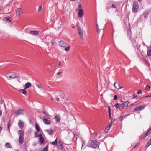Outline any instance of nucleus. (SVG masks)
Instances as JSON below:
<instances>
[{"label":"nucleus","instance_id":"1","mask_svg":"<svg viewBox=\"0 0 151 151\" xmlns=\"http://www.w3.org/2000/svg\"><path fill=\"white\" fill-rule=\"evenodd\" d=\"M6 77L8 80H11L19 77V75L14 72H10L7 73L5 75Z\"/></svg>","mask_w":151,"mask_h":151},{"label":"nucleus","instance_id":"2","mask_svg":"<svg viewBox=\"0 0 151 151\" xmlns=\"http://www.w3.org/2000/svg\"><path fill=\"white\" fill-rule=\"evenodd\" d=\"M18 133L19 137V141L20 144H22L24 142V131L22 130L18 131Z\"/></svg>","mask_w":151,"mask_h":151},{"label":"nucleus","instance_id":"3","mask_svg":"<svg viewBox=\"0 0 151 151\" xmlns=\"http://www.w3.org/2000/svg\"><path fill=\"white\" fill-rule=\"evenodd\" d=\"M139 6L138 2L136 1H134L133 4L132 12L134 13L136 12Z\"/></svg>","mask_w":151,"mask_h":151},{"label":"nucleus","instance_id":"4","mask_svg":"<svg viewBox=\"0 0 151 151\" xmlns=\"http://www.w3.org/2000/svg\"><path fill=\"white\" fill-rule=\"evenodd\" d=\"M99 145V143L96 140H93L91 142L90 145L91 147L92 148H96Z\"/></svg>","mask_w":151,"mask_h":151},{"label":"nucleus","instance_id":"5","mask_svg":"<svg viewBox=\"0 0 151 151\" xmlns=\"http://www.w3.org/2000/svg\"><path fill=\"white\" fill-rule=\"evenodd\" d=\"M78 32L80 38L82 39L83 37V30L80 27H78Z\"/></svg>","mask_w":151,"mask_h":151},{"label":"nucleus","instance_id":"6","mask_svg":"<svg viewBox=\"0 0 151 151\" xmlns=\"http://www.w3.org/2000/svg\"><path fill=\"white\" fill-rule=\"evenodd\" d=\"M43 122L46 124H49L51 123V121L50 119L47 118L45 117L44 116L43 117Z\"/></svg>","mask_w":151,"mask_h":151},{"label":"nucleus","instance_id":"7","mask_svg":"<svg viewBox=\"0 0 151 151\" xmlns=\"http://www.w3.org/2000/svg\"><path fill=\"white\" fill-rule=\"evenodd\" d=\"M24 111L23 110L21 109H18L15 112L16 115H22L23 114Z\"/></svg>","mask_w":151,"mask_h":151},{"label":"nucleus","instance_id":"8","mask_svg":"<svg viewBox=\"0 0 151 151\" xmlns=\"http://www.w3.org/2000/svg\"><path fill=\"white\" fill-rule=\"evenodd\" d=\"M58 43L59 46L61 47L65 48L67 45L66 43L63 41H59Z\"/></svg>","mask_w":151,"mask_h":151},{"label":"nucleus","instance_id":"9","mask_svg":"<svg viewBox=\"0 0 151 151\" xmlns=\"http://www.w3.org/2000/svg\"><path fill=\"white\" fill-rule=\"evenodd\" d=\"M146 106V105L140 106L135 108L134 109V111H137L139 110H143Z\"/></svg>","mask_w":151,"mask_h":151},{"label":"nucleus","instance_id":"10","mask_svg":"<svg viewBox=\"0 0 151 151\" xmlns=\"http://www.w3.org/2000/svg\"><path fill=\"white\" fill-rule=\"evenodd\" d=\"M116 82H115L114 84V86L117 89H120L123 88V87L122 86V85L119 83H118L117 85L116 86Z\"/></svg>","mask_w":151,"mask_h":151},{"label":"nucleus","instance_id":"11","mask_svg":"<svg viewBox=\"0 0 151 151\" xmlns=\"http://www.w3.org/2000/svg\"><path fill=\"white\" fill-rule=\"evenodd\" d=\"M84 15V13L83 10L82 9H80L79 10L78 13V16L80 18L82 17Z\"/></svg>","mask_w":151,"mask_h":151},{"label":"nucleus","instance_id":"12","mask_svg":"<svg viewBox=\"0 0 151 151\" xmlns=\"http://www.w3.org/2000/svg\"><path fill=\"white\" fill-rule=\"evenodd\" d=\"M29 33L34 36H37L39 35V32L36 31H31Z\"/></svg>","mask_w":151,"mask_h":151},{"label":"nucleus","instance_id":"13","mask_svg":"<svg viewBox=\"0 0 151 151\" xmlns=\"http://www.w3.org/2000/svg\"><path fill=\"white\" fill-rule=\"evenodd\" d=\"M39 141L40 144H43L44 142L45 141L44 139V138L42 135L39 137Z\"/></svg>","mask_w":151,"mask_h":151},{"label":"nucleus","instance_id":"14","mask_svg":"<svg viewBox=\"0 0 151 151\" xmlns=\"http://www.w3.org/2000/svg\"><path fill=\"white\" fill-rule=\"evenodd\" d=\"M54 119L57 122H59L61 119L60 116L59 115H56L54 117Z\"/></svg>","mask_w":151,"mask_h":151},{"label":"nucleus","instance_id":"15","mask_svg":"<svg viewBox=\"0 0 151 151\" xmlns=\"http://www.w3.org/2000/svg\"><path fill=\"white\" fill-rule=\"evenodd\" d=\"M22 13V11L21 9L17 8L16 9V14L18 15H20Z\"/></svg>","mask_w":151,"mask_h":151},{"label":"nucleus","instance_id":"16","mask_svg":"<svg viewBox=\"0 0 151 151\" xmlns=\"http://www.w3.org/2000/svg\"><path fill=\"white\" fill-rule=\"evenodd\" d=\"M24 123L22 122L19 120L18 122V126L19 127L21 128L22 129L24 126Z\"/></svg>","mask_w":151,"mask_h":151},{"label":"nucleus","instance_id":"17","mask_svg":"<svg viewBox=\"0 0 151 151\" xmlns=\"http://www.w3.org/2000/svg\"><path fill=\"white\" fill-rule=\"evenodd\" d=\"M32 86V85L29 82H28L26 83L25 85L24 88L27 89L28 88Z\"/></svg>","mask_w":151,"mask_h":151},{"label":"nucleus","instance_id":"18","mask_svg":"<svg viewBox=\"0 0 151 151\" xmlns=\"http://www.w3.org/2000/svg\"><path fill=\"white\" fill-rule=\"evenodd\" d=\"M25 89L24 88V89H21L19 90V91L20 93L24 94L26 95L27 92Z\"/></svg>","mask_w":151,"mask_h":151},{"label":"nucleus","instance_id":"19","mask_svg":"<svg viewBox=\"0 0 151 151\" xmlns=\"http://www.w3.org/2000/svg\"><path fill=\"white\" fill-rule=\"evenodd\" d=\"M149 14V12L148 11H145L144 12V16L145 19H147V18Z\"/></svg>","mask_w":151,"mask_h":151},{"label":"nucleus","instance_id":"20","mask_svg":"<svg viewBox=\"0 0 151 151\" xmlns=\"http://www.w3.org/2000/svg\"><path fill=\"white\" fill-rule=\"evenodd\" d=\"M34 134L35 136L37 137H40L42 135L40 133H39V132H35Z\"/></svg>","mask_w":151,"mask_h":151},{"label":"nucleus","instance_id":"21","mask_svg":"<svg viewBox=\"0 0 151 151\" xmlns=\"http://www.w3.org/2000/svg\"><path fill=\"white\" fill-rule=\"evenodd\" d=\"M59 98H60L62 99H63L65 98V96L64 93H61L59 95Z\"/></svg>","mask_w":151,"mask_h":151},{"label":"nucleus","instance_id":"22","mask_svg":"<svg viewBox=\"0 0 151 151\" xmlns=\"http://www.w3.org/2000/svg\"><path fill=\"white\" fill-rule=\"evenodd\" d=\"M59 145L60 150H62V149L63 148V146L62 143L60 141H59Z\"/></svg>","mask_w":151,"mask_h":151},{"label":"nucleus","instance_id":"23","mask_svg":"<svg viewBox=\"0 0 151 151\" xmlns=\"http://www.w3.org/2000/svg\"><path fill=\"white\" fill-rule=\"evenodd\" d=\"M5 146L8 148H10L12 147L11 144L9 143H6L5 144Z\"/></svg>","mask_w":151,"mask_h":151},{"label":"nucleus","instance_id":"24","mask_svg":"<svg viewBox=\"0 0 151 151\" xmlns=\"http://www.w3.org/2000/svg\"><path fill=\"white\" fill-rule=\"evenodd\" d=\"M35 125V129L37 131L36 132H39L40 131L39 126L37 123H36Z\"/></svg>","mask_w":151,"mask_h":151},{"label":"nucleus","instance_id":"25","mask_svg":"<svg viewBox=\"0 0 151 151\" xmlns=\"http://www.w3.org/2000/svg\"><path fill=\"white\" fill-rule=\"evenodd\" d=\"M129 104V102L128 101L126 102H124V103H122L121 104V105L122 106H127L128 105V104Z\"/></svg>","mask_w":151,"mask_h":151},{"label":"nucleus","instance_id":"26","mask_svg":"<svg viewBox=\"0 0 151 151\" xmlns=\"http://www.w3.org/2000/svg\"><path fill=\"white\" fill-rule=\"evenodd\" d=\"M147 53L148 56H151V49H150L147 50Z\"/></svg>","mask_w":151,"mask_h":151},{"label":"nucleus","instance_id":"27","mask_svg":"<svg viewBox=\"0 0 151 151\" xmlns=\"http://www.w3.org/2000/svg\"><path fill=\"white\" fill-rule=\"evenodd\" d=\"M46 131L48 133V134L50 135L52 134L53 132V130L52 129L50 130H47Z\"/></svg>","mask_w":151,"mask_h":151},{"label":"nucleus","instance_id":"28","mask_svg":"<svg viewBox=\"0 0 151 151\" xmlns=\"http://www.w3.org/2000/svg\"><path fill=\"white\" fill-rule=\"evenodd\" d=\"M70 45H68L65 48V50L66 51H68L69 50V49L70 48Z\"/></svg>","mask_w":151,"mask_h":151},{"label":"nucleus","instance_id":"29","mask_svg":"<svg viewBox=\"0 0 151 151\" xmlns=\"http://www.w3.org/2000/svg\"><path fill=\"white\" fill-rule=\"evenodd\" d=\"M113 122L112 120H111V121L109 123L108 126H107L109 128H110V127L112 125V123Z\"/></svg>","mask_w":151,"mask_h":151},{"label":"nucleus","instance_id":"30","mask_svg":"<svg viewBox=\"0 0 151 151\" xmlns=\"http://www.w3.org/2000/svg\"><path fill=\"white\" fill-rule=\"evenodd\" d=\"M145 89L146 90L149 91L150 89V87L149 85H147L145 87Z\"/></svg>","mask_w":151,"mask_h":151},{"label":"nucleus","instance_id":"31","mask_svg":"<svg viewBox=\"0 0 151 151\" xmlns=\"http://www.w3.org/2000/svg\"><path fill=\"white\" fill-rule=\"evenodd\" d=\"M36 86L40 89L41 88H42V86L41 84L39 83H38V84H36Z\"/></svg>","mask_w":151,"mask_h":151},{"label":"nucleus","instance_id":"32","mask_svg":"<svg viewBox=\"0 0 151 151\" xmlns=\"http://www.w3.org/2000/svg\"><path fill=\"white\" fill-rule=\"evenodd\" d=\"M52 145H57V139H56L54 142H52Z\"/></svg>","mask_w":151,"mask_h":151},{"label":"nucleus","instance_id":"33","mask_svg":"<svg viewBox=\"0 0 151 151\" xmlns=\"http://www.w3.org/2000/svg\"><path fill=\"white\" fill-rule=\"evenodd\" d=\"M114 106L117 109L119 108L120 106V105L118 104H115Z\"/></svg>","mask_w":151,"mask_h":151},{"label":"nucleus","instance_id":"34","mask_svg":"<svg viewBox=\"0 0 151 151\" xmlns=\"http://www.w3.org/2000/svg\"><path fill=\"white\" fill-rule=\"evenodd\" d=\"M43 113L46 116H50L49 115L48 113L46 111H43Z\"/></svg>","mask_w":151,"mask_h":151},{"label":"nucleus","instance_id":"35","mask_svg":"<svg viewBox=\"0 0 151 151\" xmlns=\"http://www.w3.org/2000/svg\"><path fill=\"white\" fill-rule=\"evenodd\" d=\"M48 146H46L45 148H43L42 151H48Z\"/></svg>","mask_w":151,"mask_h":151},{"label":"nucleus","instance_id":"36","mask_svg":"<svg viewBox=\"0 0 151 151\" xmlns=\"http://www.w3.org/2000/svg\"><path fill=\"white\" fill-rule=\"evenodd\" d=\"M109 129H110L108 127H107L105 129V131H104L106 133H107L108 132V131L109 130Z\"/></svg>","mask_w":151,"mask_h":151},{"label":"nucleus","instance_id":"37","mask_svg":"<svg viewBox=\"0 0 151 151\" xmlns=\"http://www.w3.org/2000/svg\"><path fill=\"white\" fill-rule=\"evenodd\" d=\"M110 8H116V7L113 4H112V5L111 6H110L107 9V10H108V12H109L108 11V9H109Z\"/></svg>","mask_w":151,"mask_h":151},{"label":"nucleus","instance_id":"38","mask_svg":"<svg viewBox=\"0 0 151 151\" xmlns=\"http://www.w3.org/2000/svg\"><path fill=\"white\" fill-rule=\"evenodd\" d=\"M42 7L41 6H39L38 9V12L39 13H40L41 12L42 10Z\"/></svg>","mask_w":151,"mask_h":151},{"label":"nucleus","instance_id":"39","mask_svg":"<svg viewBox=\"0 0 151 151\" xmlns=\"http://www.w3.org/2000/svg\"><path fill=\"white\" fill-rule=\"evenodd\" d=\"M55 99H56V100L58 101H59L60 99V98L59 97V95H58V96H55Z\"/></svg>","mask_w":151,"mask_h":151},{"label":"nucleus","instance_id":"40","mask_svg":"<svg viewBox=\"0 0 151 151\" xmlns=\"http://www.w3.org/2000/svg\"><path fill=\"white\" fill-rule=\"evenodd\" d=\"M150 133L151 132H149V131H148L145 134V135L147 136L150 134Z\"/></svg>","mask_w":151,"mask_h":151},{"label":"nucleus","instance_id":"41","mask_svg":"<svg viewBox=\"0 0 151 151\" xmlns=\"http://www.w3.org/2000/svg\"><path fill=\"white\" fill-rule=\"evenodd\" d=\"M6 118V117H4L2 118V122H5Z\"/></svg>","mask_w":151,"mask_h":151},{"label":"nucleus","instance_id":"42","mask_svg":"<svg viewBox=\"0 0 151 151\" xmlns=\"http://www.w3.org/2000/svg\"><path fill=\"white\" fill-rule=\"evenodd\" d=\"M10 121H9V123H8V124H7V128L8 129H9V128H10Z\"/></svg>","mask_w":151,"mask_h":151},{"label":"nucleus","instance_id":"43","mask_svg":"<svg viewBox=\"0 0 151 151\" xmlns=\"http://www.w3.org/2000/svg\"><path fill=\"white\" fill-rule=\"evenodd\" d=\"M96 27L97 32H98V33H99V32L100 31V30L99 29L98 25L97 24H96Z\"/></svg>","mask_w":151,"mask_h":151},{"label":"nucleus","instance_id":"44","mask_svg":"<svg viewBox=\"0 0 151 151\" xmlns=\"http://www.w3.org/2000/svg\"><path fill=\"white\" fill-rule=\"evenodd\" d=\"M82 148L83 146L85 144V141H83L82 142Z\"/></svg>","mask_w":151,"mask_h":151},{"label":"nucleus","instance_id":"45","mask_svg":"<svg viewBox=\"0 0 151 151\" xmlns=\"http://www.w3.org/2000/svg\"><path fill=\"white\" fill-rule=\"evenodd\" d=\"M146 137V136L145 135H144L141 137V139H145Z\"/></svg>","mask_w":151,"mask_h":151},{"label":"nucleus","instance_id":"46","mask_svg":"<svg viewBox=\"0 0 151 151\" xmlns=\"http://www.w3.org/2000/svg\"><path fill=\"white\" fill-rule=\"evenodd\" d=\"M117 96L116 95H115L114 97V100H116L117 99Z\"/></svg>","mask_w":151,"mask_h":151},{"label":"nucleus","instance_id":"47","mask_svg":"<svg viewBox=\"0 0 151 151\" xmlns=\"http://www.w3.org/2000/svg\"><path fill=\"white\" fill-rule=\"evenodd\" d=\"M132 96L134 98H135L137 96V95L135 93H134L133 94Z\"/></svg>","mask_w":151,"mask_h":151},{"label":"nucleus","instance_id":"48","mask_svg":"<svg viewBox=\"0 0 151 151\" xmlns=\"http://www.w3.org/2000/svg\"><path fill=\"white\" fill-rule=\"evenodd\" d=\"M123 117V116H121L120 117L119 119L121 121H122Z\"/></svg>","mask_w":151,"mask_h":151},{"label":"nucleus","instance_id":"49","mask_svg":"<svg viewBox=\"0 0 151 151\" xmlns=\"http://www.w3.org/2000/svg\"><path fill=\"white\" fill-rule=\"evenodd\" d=\"M141 90H139L137 92V93L138 94H139L141 93Z\"/></svg>","mask_w":151,"mask_h":151},{"label":"nucleus","instance_id":"50","mask_svg":"<svg viewBox=\"0 0 151 151\" xmlns=\"http://www.w3.org/2000/svg\"><path fill=\"white\" fill-rule=\"evenodd\" d=\"M108 110L109 111V113H111V111L110 110V107L109 106H108Z\"/></svg>","mask_w":151,"mask_h":151},{"label":"nucleus","instance_id":"51","mask_svg":"<svg viewBox=\"0 0 151 151\" xmlns=\"http://www.w3.org/2000/svg\"><path fill=\"white\" fill-rule=\"evenodd\" d=\"M109 119H110L111 120H112L111 116V113H109Z\"/></svg>","mask_w":151,"mask_h":151},{"label":"nucleus","instance_id":"52","mask_svg":"<svg viewBox=\"0 0 151 151\" xmlns=\"http://www.w3.org/2000/svg\"><path fill=\"white\" fill-rule=\"evenodd\" d=\"M58 65L59 66H61L62 65V63L60 61L59 62Z\"/></svg>","mask_w":151,"mask_h":151},{"label":"nucleus","instance_id":"53","mask_svg":"<svg viewBox=\"0 0 151 151\" xmlns=\"http://www.w3.org/2000/svg\"><path fill=\"white\" fill-rule=\"evenodd\" d=\"M150 145V144H149V143L148 142V143L147 144V145L146 146V147H149V146Z\"/></svg>","mask_w":151,"mask_h":151},{"label":"nucleus","instance_id":"54","mask_svg":"<svg viewBox=\"0 0 151 151\" xmlns=\"http://www.w3.org/2000/svg\"><path fill=\"white\" fill-rule=\"evenodd\" d=\"M2 114V111L1 110H0V116H1Z\"/></svg>","mask_w":151,"mask_h":151},{"label":"nucleus","instance_id":"55","mask_svg":"<svg viewBox=\"0 0 151 151\" xmlns=\"http://www.w3.org/2000/svg\"><path fill=\"white\" fill-rule=\"evenodd\" d=\"M51 43L52 45L54 44L53 41H51Z\"/></svg>","mask_w":151,"mask_h":151},{"label":"nucleus","instance_id":"56","mask_svg":"<svg viewBox=\"0 0 151 151\" xmlns=\"http://www.w3.org/2000/svg\"><path fill=\"white\" fill-rule=\"evenodd\" d=\"M61 73L60 72H57V75H59Z\"/></svg>","mask_w":151,"mask_h":151},{"label":"nucleus","instance_id":"57","mask_svg":"<svg viewBox=\"0 0 151 151\" xmlns=\"http://www.w3.org/2000/svg\"><path fill=\"white\" fill-rule=\"evenodd\" d=\"M138 145H139V144H136V145L134 147V148H136V147H137Z\"/></svg>","mask_w":151,"mask_h":151},{"label":"nucleus","instance_id":"58","mask_svg":"<svg viewBox=\"0 0 151 151\" xmlns=\"http://www.w3.org/2000/svg\"><path fill=\"white\" fill-rule=\"evenodd\" d=\"M2 127L1 126L0 127V132L2 130Z\"/></svg>","mask_w":151,"mask_h":151},{"label":"nucleus","instance_id":"59","mask_svg":"<svg viewBox=\"0 0 151 151\" xmlns=\"http://www.w3.org/2000/svg\"><path fill=\"white\" fill-rule=\"evenodd\" d=\"M149 144H150V145H151V139L148 142Z\"/></svg>","mask_w":151,"mask_h":151},{"label":"nucleus","instance_id":"60","mask_svg":"<svg viewBox=\"0 0 151 151\" xmlns=\"http://www.w3.org/2000/svg\"><path fill=\"white\" fill-rule=\"evenodd\" d=\"M52 15L53 17H54L55 15V14L54 13H53L52 14Z\"/></svg>","mask_w":151,"mask_h":151},{"label":"nucleus","instance_id":"61","mask_svg":"<svg viewBox=\"0 0 151 151\" xmlns=\"http://www.w3.org/2000/svg\"><path fill=\"white\" fill-rule=\"evenodd\" d=\"M151 130V127H150L149 128V130L148 131H149V132H150V131Z\"/></svg>","mask_w":151,"mask_h":151},{"label":"nucleus","instance_id":"62","mask_svg":"<svg viewBox=\"0 0 151 151\" xmlns=\"http://www.w3.org/2000/svg\"><path fill=\"white\" fill-rule=\"evenodd\" d=\"M94 134H95V135H96L97 134V133L96 132H94Z\"/></svg>","mask_w":151,"mask_h":151},{"label":"nucleus","instance_id":"63","mask_svg":"<svg viewBox=\"0 0 151 151\" xmlns=\"http://www.w3.org/2000/svg\"><path fill=\"white\" fill-rule=\"evenodd\" d=\"M51 99L52 100V101H53V100H54V99H53V98H51Z\"/></svg>","mask_w":151,"mask_h":151},{"label":"nucleus","instance_id":"64","mask_svg":"<svg viewBox=\"0 0 151 151\" xmlns=\"http://www.w3.org/2000/svg\"><path fill=\"white\" fill-rule=\"evenodd\" d=\"M151 97V95H149L148 96H145V97Z\"/></svg>","mask_w":151,"mask_h":151}]
</instances>
